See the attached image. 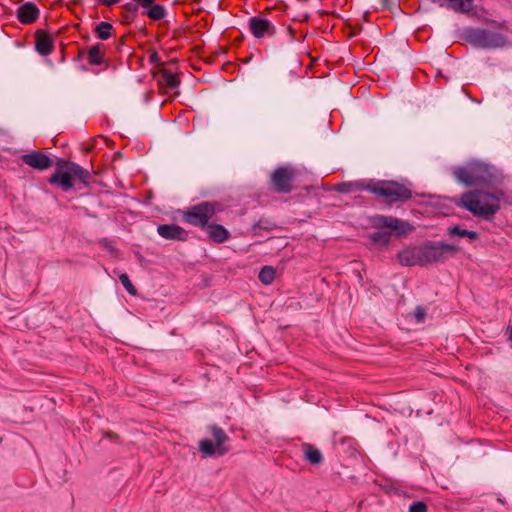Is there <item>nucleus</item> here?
I'll list each match as a JSON object with an SVG mask.
<instances>
[{"mask_svg": "<svg viewBox=\"0 0 512 512\" xmlns=\"http://www.w3.org/2000/svg\"><path fill=\"white\" fill-rule=\"evenodd\" d=\"M104 437L110 440H117L119 438L118 434L113 431H106Z\"/></svg>", "mask_w": 512, "mask_h": 512, "instance_id": "72a5a7b5", "label": "nucleus"}, {"mask_svg": "<svg viewBox=\"0 0 512 512\" xmlns=\"http://www.w3.org/2000/svg\"><path fill=\"white\" fill-rule=\"evenodd\" d=\"M339 193H351L355 191H368L371 194L383 198L389 205L403 203L412 198V191L404 184L394 180H374L367 183L364 180L355 182H342L336 185Z\"/></svg>", "mask_w": 512, "mask_h": 512, "instance_id": "20e7f679", "label": "nucleus"}, {"mask_svg": "<svg viewBox=\"0 0 512 512\" xmlns=\"http://www.w3.org/2000/svg\"><path fill=\"white\" fill-rule=\"evenodd\" d=\"M371 226L375 229H388L391 236L403 237L415 230V227L407 220L394 216L374 215L371 217Z\"/></svg>", "mask_w": 512, "mask_h": 512, "instance_id": "1a4fd4ad", "label": "nucleus"}, {"mask_svg": "<svg viewBox=\"0 0 512 512\" xmlns=\"http://www.w3.org/2000/svg\"><path fill=\"white\" fill-rule=\"evenodd\" d=\"M125 44L124 38H121L118 42V49H120Z\"/></svg>", "mask_w": 512, "mask_h": 512, "instance_id": "ea45409f", "label": "nucleus"}, {"mask_svg": "<svg viewBox=\"0 0 512 512\" xmlns=\"http://www.w3.org/2000/svg\"><path fill=\"white\" fill-rule=\"evenodd\" d=\"M498 27L499 28H505L506 27V22L504 21V22L499 23Z\"/></svg>", "mask_w": 512, "mask_h": 512, "instance_id": "79ce46f5", "label": "nucleus"}, {"mask_svg": "<svg viewBox=\"0 0 512 512\" xmlns=\"http://www.w3.org/2000/svg\"><path fill=\"white\" fill-rule=\"evenodd\" d=\"M276 270L272 266H263L258 274L259 281L264 285H270L275 280Z\"/></svg>", "mask_w": 512, "mask_h": 512, "instance_id": "b1692460", "label": "nucleus"}, {"mask_svg": "<svg viewBox=\"0 0 512 512\" xmlns=\"http://www.w3.org/2000/svg\"><path fill=\"white\" fill-rule=\"evenodd\" d=\"M207 432L211 435L212 439L203 438L198 442V450L202 458L226 455L230 451V447L226 445L230 441L227 433L216 424L208 425Z\"/></svg>", "mask_w": 512, "mask_h": 512, "instance_id": "423d86ee", "label": "nucleus"}, {"mask_svg": "<svg viewBox=\"0 0 512 512\" xmlns=\"http://www.w3.org/2000/svg\"><path fill=\"white\" fill-rule=\"evenodd\" d=\"M413 315L417 321V323H423L427 317V311L426 308L423 306H417L414 311Z\"/></svg>", "mask_w": 512, "mask_h": 512, "instance_id": "c756f323", "label": "nucleus"}, {"mask_svg": "<svg viewBox=\"0 0 512 512\" xmlns=\"http://www.w3.org/2000/svg\"><path fill=\"white\" fill-rule=\"evenodd\" d=\"M84 39H85L86 41H88V40L90 39V36H89V35H86V36L84 37Z\"/></svg>", "mask_w": 512, "mask_h": 512, "instance_id": "de8ad7c7", "label": "nucleus"}, {"mask_svg": "<svg viewBox=\"0 0 512 512\" xmlns=\"http://www.w3.org/2000/svg\"><path fill=\"white\" fill-rule=\"evenodd\" d=\"M80 68H81L82 71H87L88 70L85 65H82Z\"/></svg>", "mask_w": 512, "mask_h": 512, "instance_id": "a18cd8bd", "label": "nucleus"}, {"mask_svg": "<svg viewBox=\"0 0 512 512\" xmlns=\"http://www.w3.org/2000/svg\"><path fill=\"white\" fill-rule=\"evenodd\" d=\"M459 39L481 49H497L509 45L508 37L478 27H465L459 32Z\"/></svg>", "mask_w": 512, "mask_h": 512, "instance_id": "39448f33", "label": "nucleus"}, {"mask_svg": "<svg viewBox=\"0 0 512 512\" xmlns=\"http://www.w3.org/2000/svg\"><path fill=\"white\" fill-rule=\"evenodd\" d=\"M303 2H307L308 0H302Z\"/></svg>", "mask_w": 512, "mask_h": 512, "instance_id": "8fccbe9b", "label": "nucleus"}, {"mask_svg": "<svg viewBox=\"0 0 512 512\" xmlns=\"http://www.w3.org/2000/svg\"><path fill=\"white\" fill-rule=\"evenodd\" d=\"M139 7H141V5L133 0L132 2H128L122 6V9L124 10L122 16L125 19V24H129L130 21L136 17Z\"/></svg>", "mask_w": 512, "mask_h": 512, "instance_id": "393cba45", "label": "nucleus"}, {"mask_svg": "<svg viewBox=\"0 0 512 512\" xmlns=\"http://www.w3.org/2000/svg\"><path fill=\"white\" fill-rule=\"evenodd\" d=\"M122 157H123V153H122L121 151H117V152H115V154H114V160H116V159H120V158H122Z\"/></svg>", "mask_w": 512, "mask_h": 512, "instance_id": "58836bf2", "label": "nucleus"}, {"mask_svg": "<svg viewBox=\"0 0 512 512\" xmlns=\"http://www.w3.org/2000/svg\"><path fill=\"white\" fill-rule=\"evenodd\" d=\"M504 196L505 192L503 190L489 192L481 189L467 191L459 199L457 197L428 195L429 198L449 200L469 211L474 217L486 221L493 220L495 214L500 210V201Z\"/></svg>", "mask_w": 512, "mask_h": 512, "instance_id": "f03ea898", "label": "nucleus"}, {"mask_svg": "<svg viewBox=\"0 0 512 512\" xmlns=\"http://www.w3.org/2000/svg\"><path fill=\"white\" fill-rule=\"evenodd\" d=\"M72 169L74 174V182L79 181V183L83 184L85 187H89L91 179L89 170L83 168L76 162H73Z\"/></svg>", "mask_w": 512, "mask_h": 512, "instance_id": "4be33fe9", "label": "nucleus"}, {"mask_svg": "<svg viewBox=\"0 0 512 512\" xmlns=\"http://www.w3.org/2000/svg\"><path fill=\"white\" fill-rule=\"evenodd\" d=\"M109 240L107 238H104L101 243L104 245V246H107Z\"/></svg>", "mask_w": 512, "mask_h": 512, "instance_id": "37998d69", "label": "nucleus"}, {"mask_svg": "<svg viewBox=\"0 0 512 512\" xmlns=\"http://www.w3.org/2000/svg\"><path fill=\"white\" fill-rule=\"evenodd\" d=\"M35 51L41 56H48L54 50V39L42 29L35 32Z\"/></svg>", "mask_w": 512, "mask_h": 512, "instance_id": "2eb2a0df", "label": "nucleus"}, {"mask_svg": "<svg viewBox=\"0 0 512 512\" xmlns=\"http://www.w3.org/2000/svg\"><path fill=\"white\" fill-rule=\"evenodd\" d=\"M84 53H85V51H84V50H80V51H79V53H78V55H77V57L74 59V61H79V60H81V58H82V56H83V54H84Z\"/></svg>", "mask_w": 512, "mask_h": 512, "instance_id": "4c0bfd02", "label": "nucleus"}, {"mask_svg": "<svg viewBox=\"0 0 512 512\" xmlns=\"http://www.w3.org/2000/svg\"><path fill=\"white\" fill-rule=\"evenodd\" d=\"M408 511L409 512H427L428 506L424 501H421V500L414 501L410 504Z\"/></svg>", "mask_w": 512, "mask_h": 512, "instance_id": "c85d7f7f", "label": "nucleus"}, {"mask_svg": "<svg viewBox=\"0 0 512 512\" xmlns=\"http://www.w3.org/2000/svg\"><path fill=\"white\" fill-rule=\"evenodd\" d=\"M393 8H400V0H396L392 2L391 0H381V8L380 10H390Z\"/></svg>", "mask_w": 512, "mask_h": 512, "instance_id": "7c9ffc66", "label": "nucleus"}, {"mask_svg": "<svg viewBox=\"0 0 512 512\" xmlns=\"http://www.w3.org/2000/svg\"><path fill=\"white\" fill-rule=\"evenodd\" d=\"M243 39H244V36L241 35L239 38H237V42L240 43L241 41H243Z\"/></svg>", "mask_w": 512, "mask_h": 512, "instance_id": "c03bdc74", "label": "nucleus"}, {"mask_svg": "<svg viewBox=\"0 0 512 512\" xmlns=\"http://www.w3.org/2000/svg\"><path fill=\"white\" fill-rule=\"evenodd\" d=\"M461 247L454 243L425 240L417 245H407L397 253V260L405 267H427L445 263L451 256L459 253Z\"/></svg>", "mask_w": 512, "mask_h": 512, "instance_id": "f257e3e1", "label": "nucleus"}, {"mask_svg": "<svg viewBox=\"0 0 512 512\" xmlns=\"http://www.w3.org/2000/svg\"><path fill=\"white\" fill-rule=\"evenodd\" d=\"M249 31L256 39L264 37H274L277 33L276 26L267 18L253 16L248 22Z\"/></svg>", "mask_w": 512, "mask_h": 512, "instance_id": "9d476101", "label": "nucleus"}, {"mask_svg": "<svg viewBox=\"0 0 512 512\" xmlns=\"http://www.w3.org/2000/svg\"><path fill=\"white\" fill-rule=\"evenodd\" d=\"M287 31L289 32L290 34V41H294V38H295V30L291 27V26H288L287 27Z\"/></svg>", "mask_w": 512, "mask_h": 512, "instance_id": "f704fd0d", "label": "nucleus"}, {"mask_svg": "<svg viewBox=\"0 0 512 512\" xmlns=\"http://www.w3.org/2000/svg\"><path fill=\"white\" fill-rule=\"evenodd\" d=\"M73 161L61 157H55L54 172L49 176L48 183L67 192L74 188V174L72 172Z\"/></svg>", "mask_w": 512, "mask_h": 512, "instance_id": "6e6552de", "label": "nucleus"}, {"mask_svg": "<svg viewBox=\"0 0 512 512\" xmlns=\"http://www.w3.org/2000/svg\"><path fill=\"white\" fill-rule=\"evenodd\" d=\"M271 10H272V8H271V7H267V8L265 9V13H269Z\"/></svg>", "mask_w": 512, "mask_h": 512, "instance_id": "49530a36", "label": "nucleus"}, {"mask_svg": "<svg viewBox=\"0 0 512 512\" xmlns=\"http://www.w3.org/2000/svg\"><path fill=\"white\" fill-rule=\"evenodd\" d=\"M40 15V10L33 2H25L17 8L16 16L20 23L29 25L35 23Z\"/></svg>", "mask_w": 512, "mask_h": 512, "instance_id": "4468645a", "label": "nucleus"}, {"mask_svg": "<svg viewBox=\"0 0 512 512\" xmlns=\"http://www.w3.org/2000/svg\"><path fill=\"white\" fill-rule=\"evenodd\" d=\"M98 4L111 7L120 2V0H95Z\"/></svg>", "mask_w": 512, "mask_h": 512, "instance_id": "473e14b6", "label": "nucleus"}, {"mask_svg": "<svg viewBox=\"0 0 512 512\" xmlns=\"http://www.w3.org/2000/svg\"><path fill=\"white\" fill-rule=\"evenodd\" d=\"M440 7H445L461 13H468L472 9L473 0H432Z\"/></svg>", "mask_w": 512, "mask_h": 512, "instance_id": "a211bd4d", "label": "nucleus"}, {"mask_svg": "<svg viewBox=\"0 0 512 512\" xmlns=\"http://www.w3.org/2000/svg\"><path fill=\"white\" fill-rule=\"evenodd\" d=\"M279 228V226L269 218L262 217L256 221L250 228V232L254 236H261L262 231H272Z\"/></svg>", "mask_w": 512, "mask_h": 512, "instance_id": "aec40b11", "label": "nucleus"}, {"mask_svg": "<svg viewBox=\"0 0 512 512\" xmlns=\"http://www.w3.org/2000/svg\"><path fill=\"white\" fill-rule=\"evenodd\" d=\"M119 280L121 282V284L123 285V287L125 288V290L132 296H136L137 295V289L136 287L133 285V283L131 282L128 274L126 273H122L119 275Z\"/></svg>", "mask_w": 512, "mask_h": 512, "instance_id": "cd10ccee", "label": "nucleus"}, {"mask_svg": "<svg viewBox=\"0 0 512 512\" xmlns=\"http://www.w3.org/2000/svg\"><path fill=\"white\" fill-rule=\"evenodd\" d=\"M81 0H74V3H80Z\"/></svg>", "mask_w": 512, "mask_h": 512, "instance_id": "09e8293b", "label": "nucleus"}, {"mask_svg": "<svg viewBox=\"0 0 512 512\" xmlns=\"http://www.w3.org/2000/svg\"><path fill=\"white\" fill-rule=\"evenodd\" d=\"M160 73L162 75V79L167 85V87L171 90H175L180 86V79L177 75L173 74L170 70L161 68Z\"/></svg>", "mask_w": 512, "mask_h": 512, "instance_id": "a878e982", "label": "nucleus"}, {"mask_svg": "<svg viewBox=\"0 0 512 512\" xmlns=\"http://www.w3.org/2000/svg\"><path fill=\"white\" fill-rule=\"evenodd\" d=\"M205 228H207L209 239L215 243H223L231 237L230 232L221 224L208 223Z\"/></svg>", "mask_w": 512, "mask_h": 512, "instance_id": "f3484780", "label": "nucleus"}, {"mask_svg": "<svg viewBox=\"0 0 512 512\" xmlns=\"http://www.w3.org/2000/svg\"><path fill=\"white\" fill-rule=\"evenodd\" d=\"M103 45L101 43H97L91 46L87 51L88 63L92 66H100L102 64H106V60L100 54L101 47Z\"/></svg>", "mask_w": 512, "mask_h": 512, "instance_id": "5701e85b", "label": "nucleus"}, {"mask_svg": "<svg viewBox=\"0 0 512 512\" xmlns=\"http://www.w3.org/2000/svg\"><path fill=\"white\" fill-rule=\"evenodd\" d=\"M169 63H170L171 65H175V64H177V63H178V59H177V58H173V59H171V60L169 61Z\"/></svg>", "mask_w": 512, "mask_h": 512, "instance_id": "a19ab883", "label": "nucleus"}, {"mask_svg": "<svg viewBox=\"0 0 512 512\" xmlns=\"http://www.w3.org/2000/svg\"><path fill=\"white\" fill-rule=\"evenodd\" d=\"M112 29L113 25L110 22L102 21L95 27L94 32L100 40L105 41L111 37Z\"/></svg>", "mask_w": 512, "mask_h": 512, "instance_id": "bb28decb", "label": "nucleus"}, {"mask_svg": "<svg viewBox=\"0 0 512 512\" xmlns=\"http://www.w3.org/2000/svg\"><path fill=\"white\" fill-rule=\"evenodd\" d=\"M378 231L368 233L367 239L370 241L368 247L377 249H387L391 244V232L384 231L383 229H377Z\"/></svg>", "mask_w": 512, "mask_h": 512, "instance_id": "dca6fc26", "label": "nucleus"}, {"mask_svg": "<svg viewBox=\"0 0 512 512\" xmlns=\"http://www.w3.org/2000/svg\"><path fill=\"white\" fill-rule=\"evenodd\" d=\"M301 447L304 453V459L311 465L318 466L323 463V455L317 447L310 443H303Z\"/></svg>", "mask_w": 512, "mask_h": 512, "instance_id": "6ab92c4d", "label": "nucleus"}, {"mask_svg": "<svg viewBox=\"0 0 512 512\" xmlns=\"http://www.w3.org/2000/svg\"><path fill=\"white\" fill-rule=\"evenodd\" d=\"M309 19V14L308 13H304L301 17L299 18H293V20H297V21H307Z\"/></svg>", "mask_w": 512, "mask_h": 512, "instance_id": "c9c22d12", "label": "nucleus"}, {"mask_svg": "<svg viewBox=\"0 0 512 512\" xmlns=\"http://www.w3.org/2000/svg\"><path fill=\"white\" fill-rule=\"evenodd\" d=\"M293 171L286 167H278L271 175L274 190L278 193H290L292 191Z\"/></svg>", "mask_w": 512, "mask_h": 512, "instance_id": "f8f14e48", "label": "nucleus"}, {"mask_svg": "<svg viewBox=\"0 0 512 512\" xmlns=\"http://www.w3.org/2000/svg\"><path fill=\"white\" fill-rule=\"evenodd\" d=\"M21 160L24 164L38 171L47 170L55 163L54 159L49 154L41 150H33L25 153L21 156Z\"/></svg>", "mask_w": 512, "mask_h": 512, "instance_id": "9b49d317", "label": "nucleus"}, {"mask_svg": "<svg viewBox=\"0 0 512 512\" xmlns=\"http://www.w3.org/2000/svg\"><path fill=\"white\" fill-rule=\"evenodd\" d=\"M452 175L459 184L467 188L477 185L494 188L502 185L505 179L501 170L478 159H470L465 165L454 167Z\"/></svg>", "mask_w": 512, "mask_h": 512, "instance_id": "7ed1b4c3", "label": "nucleus"}, {"mask_svg": "<svg viewBox=\"0 0 512 512\" xmlns=\"http://www.w3.org/2000/svg\"><path fill=\"white\" fill-rule=\"evenodd\" d=\"M149 61L150 63L152 64H157V65H163L158 53L156 51L152 52L149 56Z\"/></svg>", "mask_w": 512, "mask_h": 512, "instance_id": "2f4dec72", "label": "nucleus"}, {"mask_svg": "<svg viewBox=\"0 0 512 512\" xmlns=\"http://www.w3.org/2000/svg\"><path fill=\"white\" fill-rule=\"evenodd\" d=\"M219 211H221V205L217 202H200L183 213V221L195 227L205 228L209 220Z\"/></svg>", "mask_w": 512, "mask_h": 512, "instance_id": "0eeeda50", "label": "nucleus"}, {"mask_svg": "<svg viewBox=\"0 0 512 512\" xmlns=\"http://www.w3.org/2000/svg\"><path fill=\"white\" fill-rule=\"evenodd\" d=\"M157 233L162 238L172 241L185 242L189 238L188 231L174 223L158 225Z\"/></svg>", "mask_w": 512, "mask_h": 512, "instance_id": "ddd939ff", "label": "nucleus"}, {"mask_svg": "<svg viewBox=\"0 0 512 512\" xmlns=\"http://www.w3.org/2000/svg\"><path fill=\"white\" fill-rule=\"evenodd\" d=\"M446 234L450 237H460V238H468L471 242L476 241L479 238V233L472 230H467L462 228L460 225H454L448 227L446 230Z\"/></svg>", "mask_w": 512, "mask_h": 512, "instance_id": "412c9836", "label": "nucleus"}, {"mask_svg": "<svg viewBox=\"0 0 512 512\" xmlns=\"http://www.w3.org/2000/svg\"><path fill=\"white\" fill-rule=\"evenodd\" d=\"M227 51H228V48L220 47L219 50L215 53V55L218 56V55H221V54H225V53H227Z\"/></svg>", "mask_w": 512, "mask_h": 512, "instance_id": "e433bc0d", "label": "nucleus"}]
</instances>
